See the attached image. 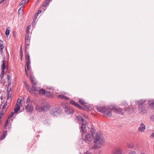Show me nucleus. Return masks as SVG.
Returning a JSON list of instances; mask_svg holds the SVG:
<instances>
[{"label": "nucleus", "mask_w": 154, "mask_h": 154, "mask_svg": "<svg viewBox=\"0 0 154 154\" xmlns=\"http://www.w3.org/2000/svg\"><path fill=\"white\" fill-rule=\"evenodd\" d=\"M97 109L99 112L103 113L104 116L109 117L111 116L112 115L111 112L112 110H114L116 112L119 114L123 115L122 112V109L121 108L117 109L112 106H109L108 107L103 106H97Z\"/></svg>", "instance_id": "f257e3e1"}, {"label": "nucleus", "mask_w": 154, "mask_h": 154, "mask_svg": "<svg viewBox=\"0 0 154 154\" xmlns=\"http://www.w3.org/2000/svg\"><path fill=\"white\" fill-rule=\"evenodd\" d=\"M91 131L92 136L95 140L94 142L95 144L93 148L94 149L100 148V146L103 143V140L102 138V134L100 132H98L95 134V130L94 128H91Z\"/></svg>", "instance_id": "f03ea898"}, {"label": "nucleus", "mask_w": 154, "mask_h": 154, "mask_svg": "<svg viewBox=\"0 0 154 154\" xmlns=\"http://www.w3.org/2000/svg\"><path fill=\"white\" fill-rule=\"evenodd\" d=\"M122 110L128 114H130L131 112L134 111V109L131 105H128L126 102H124L122 103Z\"/></svg>", "instance_id": "7ed1b4c3"}, {"label": "nucleus", "mask_w": 154, "mask_h": 154, "mask_svg": "<svg viewBox=\"0 0 154 154\" xmlns=\"http://www.w3.org/2000/svg\"><path fill=\"white\" fill-rule=\"evenodd\" d=\"M82 123V126L81 127L80 132L83 133H85L86 132V125L85 124L86 121H85L84 118L82 117H79L78 119Z\"/></svg>", "instance_id": "20e7f679"}, {"label": "nucleus", "mask_w": 154, "mask_h": 154, "mask_svg": "<svg viewBox=\"0 0 154 154\" xmlns=\"http://www.w3.org/2000/svg\"><path fill=\"white\" fill-rule=\"evenodd\" d=\"M61 112L60 109L58 107H55L52 108L50 111L51 114L53 116H57L59 115Z\"/></svg>", "instance_id": "39448f33"}, {"label": "nucleus", "mask_w": 154, "mask_h": 154, "mask_svg": "<svg viewBox=\"0 0 154 154\" xmlns=\"http://www.w3.org/2000/svg\"><path fill=\"white\" fill-rule=\"evenodd\" d=\"M63 108L64 109V111L66 113L68 114H73L74 112L73 110L69 106H63Z\"/></svg>", "instance_id": "423d86ee"}, {"label": "nucleus", "mask_w": 154, "mask_h": 154, "mask_svg": "<svg viewBox=\"0 0 154 154\" xmlns=\"http://www.w3.org/2000/svg\"><path fill=\"white\" fill-rule=\"evenodd\" d=\"M45 106L44 105H37L36 106L35 109L37 111L42 112L45 110Z\"/></svg>", "instance_id": "0eeeda50"}, {"label": "nucleus", "mask_w": 154, "mask_h": 154, "mask_svg": "<svg viewBox=\"0 0 154 154\" xmlns=\"http://www.w3.org/2000/svg\"><path fill=\"white\" fill-rule=\"evenodd\" d=\"M69 103L70 104H72L73 105L75 106V107L78 108L79 109H84V108H82V107L80 105H79L78 103L76 102L74 100H70Z\"/></svg>", "instance_id": "6e6552de"}, {"label": "nucleus", "mask_w": 154, "mask_h": 154, "mask_svg": "<svg viewBox=\"0 0 154 154\" xmlns=\"http://www.w3.org/2000/svg\"><path fill=\"white\" fill-rule=\"evenodd\" d=\"M33 107L32 105L28 104L25 107V110L27 112H31L33 111Z\"/></svg>", "instance_id": "1a4fd4ad"}, {"label": "nucleus", "mask_w": 154, "mask_h": 154, "mask_svg": "<svg viewBox=\"0 0 154 154\" xmlns=\"http://www.w3.org/2000/svg\"><path fill=\"white\" fill-rule=\"evenodd\" d=\"M146 102V100L145 99H141L137 101L136 102V104L138 105L139 106H145L143 104Z\"/></svg>", "instance_id": "9d476101"}, {"label": "nucleus", "mask_w": 154, "mask_h": 154, "mask_svg": "<svg viewBox=\"0 0 154 154\" xmlns=\"http://www.w3.org/2000/svg\"><path fill=\"white\" fill-rule=\"evenodd\" d=\"M91 140L92 138L91 134L89 133H87L86 134L84 140L86 142L89 141L90 142L91 141Z\"/></svg>", "instance_id": "9b49d317"}, {"label": "nucleus", "mask_w": 154, "mask_h": 154, "mask_svg": "<svg viewBox=\"0 0 154 154\" xmlns=\"http://www.w3.org/2000/svg\"><path fill=\"white\" fill-rule=\"evenodd\" d=\"M145 129V125L143 123H142L140 124V126L138 128V131L140 132H143Z\"/></svg>", "instance_id": "f8f14e48"}, {"label": "nucleus", "mask_w": 154, "mask_h": 154, "mask_svg": "<svg viewBox=\"0 0 154 154\" xmlns=\"http://www.w3.org/2000/svg\"><path fill=\"white\" fill-rule=\"evenodd\" d=\"M139 112L140 113H144L146 112V107L145 106H138V107Z\"/></svg>", "instance_id": "ddd939ff"}, {"label": "nucleus", "mask_w": 154, "mask_h": 154, "mask_svg": "<svg viewBox=\"0 0 154 154\" xmlns=\"http://www.w3.org/2000/svg\"><path fill=\"white\" fill-rule=\"evenodd\" d=\"M7 134V132L6 131H3V134L0 137V140H2L4 139L6 136Z\"/></svg>", "instance_id": "4468645a"}, {"label": "nucleus", "mask_w": 154, "mask_h": 154, "mask_svg": "<svg viewBox=\"0 0 154 154\" xmlns=\"http://www.w3.org/2000/svg\"><path fill=\"white\" fill-rule=\"evenodd\" d=\"M30 79L32 85L36 84V79L34 76L32 75H31L30 76Z\"/></svg>", "instance_id": "2eb2a0df"}, {"label": "nucleus", "mask_w": 154, "mask_h": 154, "mask_svg": "<svg viewBox=\"0 0 154 154\" xmlns=\"http://www.w3.org/2000/svg\"><path fill=\"white\" fill-rule=\"evenodd\" d=\"M148 104L151 109H154V102L152 101H149Z\"/></svg>", "instance_id": "dca6fc26"}, {"label": "nucleus", "mask_w": 154, "mask_h": 154, "mask_svg": "<svg viewBox=\"0 0 154 154\" xmlns=\"http://www.w3.org/2000/svg\"><path fill=\"white\" fill-rule=\"evenodd\" d=\"M122 150L120 149H117L113 152L114 154H122Z\"/></svg>", "instance_id": "f3484780"}, {"label": "nucleus", "mask_w": 154, "mask_h": 154, "mask_svg": "<svg viewBox=\"0 0 154 154\" xmlns=\"http://www.w3.org/2000/svg\"><path fill=\"white\" fill-rule=\"evenodd\" d=\"M46 93V91L43 88L40 89L39 91V94L40 95H45Z\"/></svg>", "instance_id": "a211bd4d"}, {"label": "nucleus", "mask_w": 154, "mask_h": 154, "mask_svg": "<svg viewBox=\"0 0 154 154\" xmlns=\"http://www.w3.org/2000/svg\"><path fill=\"white\" fill-rule=\"evenodd\" d=\"M20 109V106L17 105V104H16L15 106V108L14 109V112L15 113L17 112Z\"/></svg>", "instance_id": "6ab92c4d"}, {"label": "nucleus", "mask_w": 154, "mask_h": 154, "mask_svg": "<svg viewBox=\"0 0 154 154\" xmlns=\"http://www.w3.org/2000/svg\"><path fill=\"white\" fill-rule=\"evenodd\" d=\"M58 97L60 99H65L66 100H68L69 99V98L63 95H59Z\"/></svg>", "instance_id": "aec40b11"}, {"label": "nucleus", "mask_w": 154, "mask_h": 154, "mask_svg": "<svg viewBox=\"0 0 154 154\" xmlns=\"http://www.w3.org/2000/svg\"><path fill=\"white\" fill-rule=\"evenodd\" d=\"M35 85V84L32 85V87L33 88V90H32V91H33V93L34 92H37V91H38V88L37 87H36V86Z\"/></svg>", "instance_id": "412c9836"}, {"label": "nucleus", "mask_w": 154, "mask_h": 154, "mask_svg": "<svg viewBox=\"0 0 154 154\" xmlns=\"http://www.w3.org/2000/svg\"><path fill=\"white\" fill-rule=\"evenodd\" d=\"M25 43L26 44V48H25V51L26 52L27 51V46L28 45H29L28 44L29 42V39L28 38H27L26 37V38H25Z\"/></svg>", "instance_id": "4be33fe9"}, {"label": "nucleus", "mask_w": 154, "mask_h": 154, "mask_svg": "<svg viewBox=\"0 0 154 154\" xmlns=\"http://www.w3.org/2000/svg\"><path fill=\"white\" fill-rule=\"evenodd\" d=\"M6 68L5 61L4 60L2 61V70H5Z\"/></svg>", "instance_id": "5701e85b"}, {"label": "nucleus", "mask_w": 154, "mask_h": 154, "mask_svg": "<svg viewBox=\"0 0 154 154\" xmlns=\"http://www.w3.org/2000/svg\"><path fill=\"white\" fill-rule=\"evenodd\" d=\"M45 96H47L48 97H52V94L49 92H46V93L45 94Z\"/></svg>", "instance_id": "b1692460"}, {"label": "nucleus", "mask_w": 154, "mask_h": 154, "mask_svg": "<svg viewBox=\"0 0 154 154\" xmlns=\"http://www.w3.org/2000/svg\"><path fill=\"white\" fill-rule=\"evenodd\" d=\"M50 2V0H46L44 2L43 6L44 7H45L47 5H48Z\"/></svg>", "instance_id": "393cba45"}, {"label": "nucleus", "mask_w": 154, "mask_h": 154, "mask_svg": "<svg viewBox=\"0 0 154 154\" xmlns=\"http://www.w3.org/2000/svg\"><path fill=\"white\" fill-rule=\"evenodd\" d=\"M45 106V109L48 110H49L51 108V106L48 103H46L45 105H44Z\"/></svg>", "instance_id": "a878e982"}, {"label": "nucleus", "mask_w": 154, "mask_h": 154, "mask_svg": "<svg viewBox=\"0 0 154 154\" xmlns=\"http://www.w3.org/2000/svg\"><path fill=\"white\" fill-rule=\"evenodd\" d=\"M84 106V108H85L86 109L90 111L91 110V108L88 105H86L85 106V105H84L83 106ZM83 110L84 109H82Z\"/></svg>", "instance_id": "bb28decb"}, {"label": "nucleus", "mask_w": 154, "mask_h": 154, "mask_svg": "<svg viewBox=\"0 0 154 154\" xmlns=\"http://www.w3.org/2000/svg\"><path fill=\"white\" fill-rule=\"evenodd\" d=\"M7 79L8 80V86H10L11 85V81L10 80V79L11 78V76L10 75H7Z\"/></svg>", "instance_id": "cd10ccee"}, {"label": "nucleus", "mask_w": 154, "mask_h": 154, "mask_svg": "<svg viewBox=\"0 0 154 154\" xmlns=\"http://www.w3.org/2000/svg\"><path fill=\"white\" fill-rule=\"evenodd\" d=\"M26 88L27 89V90L29 91L31 93H32V94L33 93V91L31 89L29 85H28L26 87Z\"/></svg>", "instance_id": "c85d7f7f"}, {"label": "nucleus", "mask_w": 154, "mask_h": 154, "mask_svg": "<svg viewBox=\"0 0 154 154\" xmlns=\"http://www.w3.org/2000/svg\"><path fill=\"white\" fill-rule=\"evenodd\" d=\"M79 102L82 105H84V104H85L84 100L82 99H79Z\"/></svg>", "instance_id": "c756f323"}, {"label": "nucleus", "mask_w": 154, "mask_h": 154, "mask_svg": "<svg viewBox=\"0 0 154 154\" xmlns=\"http://www.w3.org/2000/svg\"><path fill=\"white\" fill-rule=\"evenodd\" d=\"M5 74V70H2V72H1L0 75V77L2 79L4 76Z\"/></svg>", "instance_id": "7c9ffc66"}, {"label": "nucleus", "mask_w": 154, "mask_h": 154, "mask_svg": "<svg viewBox=\"0 0 154 154\" xmlns=\"http://www.w3.org/2000/svg\"><path fill=\"white\" fill-rule=\"evenodd\" d=\"M128 147L130 148H132L134 147V145L133 143L127 144Z\"/></svg>", "instance_id": "2f4dec72"}, {"label": "nucleus", "mask_w": 154, "mask_h": 154, "mask_svg": "<svg viewBox=\"0 0 154 154\" xmlns=\"http://www.w3.org/2000/svg\"><path fill=\"white\" fill-rule=\"evenodd\" d=\"M25 58L26 60H30L29 55L28 53H26V54Z\"/></svg>", "instance_id": "473e14b6"}, {"label": "nucleus", "mask_w": 154, "mask_h": 154, "mask_svg": "<svg viewBox=\"0 0 154 154\" xmlns=\"http://www.w3.org/2000/svg\"><path fill=\"white\" fill-rule=\"evenodd\" d=\"M42 12V10H39L35 14V17H37L38 16V15Z\"/></svg>", "instance_id": "72a5a7b5"}, {"label": "nucleus", "mask_w": 154, "mask_h": 154, "mask_svg": "<svg viewBox=\"0 0 154 154\" xmlns=\"http://www.w3.org/2000/svg\"><path fill=\"white\" fill-rule=\"evenodd\" d=\"M26 2V1L25 0H22L21 1V2L19 3V5L20 6L23 4H25Z\"/></svg>", "instance_id": "f704fd0d"}, {"label": "nucleus", "mask_w": 154, "mask_h": 154, "mask_svg": "<svg viewBox=\"0 0 154 154\" xmlns=\"http://www.w3.org/2000/svg\"><path fill=\"white\" fill-rule=\"evenodd\" d=\"M31 102V99L29 97H28L26 100V103H29Z\"/></svg>", "instance_id": "c9c22d12"}, {"label": "nucleus", "mask_w": 154, "mask_h": 154, "mask_svg": "<svg viewBox=\"0 0 154 154\" xmlns=\"http://www.w3.org/2000/svg\"><path fill=\"white\" fill-rule=\"evenodd\" d=\"M14 114V112L13 111L12 112L10 115L8 116V119L11 118V117H13Z\"/></svg>", "instance_id": "e433bc0d"}, {"label": "nucleus", "mask_w": 154, "mask_h": 154, "mask_svg": "<svg viewBox=\"0 0 154 154\" xmlns=\"http://www.w3.org/2000/svg\"><path fill=\"white\" fill-rule=\"evenodd\" d=\"M7 105V101H6L4 104V105L2 107L3 110V111L6 108V107Z\"/></svg>", "instance_id": "4c0bfd02"}, {"label": "nucleus", "mask_w": 154, "mask_h": 154, "mask_svg": "<svg viewBox=\"0 0 154 154\" xmlns=\"http://www.w3.org/2000/svg\"><path fill=\"white\" fill-rule=\"evenodd\" d=\"M21 100L20 99H19L17 100L16 104H17V105H19L18 104H20L21 103Z\"/></svg>", "instance_id": "58836bf2"}, {"label": "nucleus", "mask_w": 154, "mask_h": 154, "mask_svg": "<svg viewBox=\"0 0 154 154\" xmlns=\"http://www.w3.org/2000/svg\"><path fill=\"white\" fill-rule=\"evenodd\" d=\"M23 7H24L23 6H22L19 9V10H18V13H19V14L21 12V13H22V12H23V10H22V8H23Z\"/></svg>", "instance_id": "ea45409f"}, {"label": "nucleus", "mask_w": 154, "mask_h": 154, "mask_svg": "<svg viewBox=\"0 0 154 154\" xmlns=\"http://www.w3.org/2000/svg\"><path fill=\"white\" fill-rule=\"evenodd\" d=\"M10 30L8 29H7L5 31V34L7 35H8L10 33Z\"/></svg>", "instance_id": "a19ab883"}, {"label": "nucleus", "mask_w": 154, "mask_h": 154, "mask_svg": "<svg viewBox=\"0 0 154 154\" xmlns=\"http://www.w3.org/2000/svg\"><path fill=\"white\" fill-rule=\"evenodd\" d=\"M23 51L22 50V47H21L20 50V55L21 58H22L23 55Z\"/></svg>", "instance_id": "79ce46f5"}, {"label": "nucleus", "mask_w": 154, "mask_h": 154, "mask_svg": "<svg viewBox=\"0 0 154 154\" xmlns=\"http://www.w3.org/2000/svg\"><path fill=\"white\" fill-rule=\"evenodd\" d=\"M30 25L28 26H27V30H26V31L27 33H28V32L29 31V29L30 28Z\"/></svg>", "instance_id": "37998d69"}, {"label": "nucleus", "mask_w": 154, "mask_h": 154, "mask_svg": "<svg viewBox=\"0 0 154 154\" xmlns=\"http://www.w3.org/2000/svg\"><path fill=\"white\" fill-rule=\"evenodd\" d=\"M8 123V119L6 122V123L5 125H4V127L5 128H6L7 126V124Z\"/></svg>", "instance_id": "c03bdc74"}, {"label": "nucleus", "mask_w": 154, "mask_h": 154, "mask_svg": "<svg viewBox=\"0 0 154 154\" xmlns=\"http://www.w3.org/2000/svg\"><path fill=\"white\" fill-rule=\"evenodd\" d=\"M26 66H29V65L30 64V60H27Z\"/></svg>", "instance_id": "a18cd8bd"}, {"label": "nucleus", "mask_w": 154, "mask_h": 154, "mask_svg": "<svg viewBox=\"0 0 154 154\" xmlns=\"http://www.w3.org/2000/svg\"><path fill=\"white\" fill-rule=\"evenodd\" d=\"M150 120L151 121L154 122V115L152 116L151 117Z\"/></svg>", "instance_id": "49530a36"}, {"label": "nucleus", "mask_w": 154, "mask_h": 154, "mask_svg": "<svg viewBox=\"0 0 154 154\" xmlns=\"http://www.w3.org/2000/svg\"><path fill=\"white\" fill-rule=\"evenodd\" d=\"M128 154H136V153L135 151H132L130 152Z\"/></svg>", "instance_id": "de8ad7c7"}, {"label": "nucleus", "mask_w": 154, "mask_h": 154, "mask_svg": "<svg viewBox=\"0 0 154 154\" xmlns=\"http://www.w3.org/2000/svg\"><path fill=\"white\" fill-rule=\"evenodd\" d=\"M4 48V46L3 44L0 45V48L1 49H3Z\"/></svg>", "instance_id": "09e8293b"}, {"label": "nucleus", "mask_w": 154, "mask_h": 154, "mask_svg": "<svg viewBox=\"0 0 154 154\" xmlns=\"http://www.w3.org/2000/svg\"><path fill=\"white\" fill-rule=\"evenodd\" d=\"M23 84L24 85H25V86H26V87L27 86H28L29 85L26 82V81H24L23 82Z\"/></svg>", "instance_id": "8fccbe9b"}, {"label": "nucleus", "mask_w": 154, "mask_h": 154, "mask_svg": "<svg viewBox=\"0 0 154 154\" xmlns=\"http://www.w3.org/2000/svg\"><path fill=\"white\" fill-rule=\"evenodd\" d=\"M150 137L151 138L152 137H154V132L153 133L150 135Z\"/></svg>", "instance_id": "3c124183"}, {"label": "nucleus", "mask_w": 154, "mask_h": 154, "mask_svg": "<svg viewBox=\"0 0 154 154\" xmlns=\"http://www.w3.org/2000/svg\"><path fill=\"white\" fill-rule=\"evenodd\" d=\"M84 154H91V153L89 151H87Z\"/></svg>", "instance_id": "603ef678"}, {"label": "nucleus", "mask_w": 154, "mask_h": 154, "mask_svg": "<svg viewBox=\"0 0 154 154\" xmlns=\"http://www.w3.org/2000/svg\"><path fill=\"white\" fill-rule=\"evenodd\" d=\"M3 42L2 40H0V45L3 44Z\"/></svg>", "instance_id": "864d4df0"}, {"label": "nucleus", "mask_w": 154, "mask_h": 154, "mask_svg": "<svg viewBox=\"0 0 154 154\" xmlns=\"http://www.w3.org/2000/svg\"><path fill=\"white\" fill-rule=\"evenodd\" d=\"M29 35L28 33H27V34L26 35L25 38H26V37H27V38H29Z\"/></svg>", "instance_id": "5fc2aeb1"}, {"label": "nucleus", "mask_w": 154, "mask_h": 154, "mask_svg": "<svg viewBox=\"0 0 154 154\" xmlns=\"http://www.w3.org/2000/svg\"><path fill=\"white\" fill-rule=\"evenodd\" d=\"M27 66V70H29V66Z\"/></svg>", "instance_id": "6e6d98bb"}, {"label": "nucleus", "mask_w": 154, "mask_h": 154, "mask_svg": "<svg viewBox=\"0 0 154 154\" xmlns=\"http://www.w3.org/2000/svg\"><path fill=\"white\" fill-rule=\"evenodd\" d=\"M35 20H33L32 23V26L34 25Z\"/></svg>", "instance_id": "4d7b16f0"}, {"label": "nucleus", "mask_w": 154, "mask_h": 154, "mask_svg": "<svg viewBox=\"0 0 154 154\" xmlns=\"http://www.w3.org/2000/svg\"><path fill=\"white\" fill-rule=\"evenodd\" d=\"M3 49H2V50L1 49L0 52H1V54H2L3 53Z\"/></svg>", "instance_id": "13d9d810"}, {"label": "nucleus", "mask_w": 154, "mask_h": 154, "mask_svg": "<svg viewBox=\"0 0 154 154\" xmlns=\"http://www.w3.org/2000/svg\"><path fill=\"white\" fill-rule=\"evenodd\" d=\"M25 72L26 73H27V71L26 69V67H25Z\"/></svg>", "instance_id": "bf43d9fd"}, {"label": "nucleus", "mask_w": 154, "mask_h": 154, "mask_svg": "<svg viewBox=\"0 0 154 154\" xmlns=\"http://www.w3.org/2000/svg\"><path fill=\"white\" fill-rule=\"evenodd\" d=\"M6 0H2V1L3 2V3H4V2L5 1H6Z\"/></svg>", "instance_id": "052dcab7"}, {"label": "nucleus", "mask_w": 154, "mask_h": 154, "mask_svg": "<svg viewBox=\"0 0 154 154\" xmlns=\"http://www.w3.org/2000/svg\"><path fill=\"white\" fill-rule=\"evenodd\" d=\"M0 99H1L2 100L3 98H2V96L1 97H0Z\"/></svg>", "instance_id": "680f3d73"}, {"label": "nucleus", "mask_w": 154, "mask_h": 154, "mask_svg": "<svg viewBox=\"0 0 154 154\" xmlns=\"http://www.w3.org/2000/svg\"><path fill=\"white\" fill-rule=\"evenodd\" d=\"M3 3V2H2V1H1L0 2V4H1V3Z\"/></svg>", "instance_id": "e2e57ef3"}, {"label": "nucleus", "mask_w": 154, "mask_h": 154, "mask_svg": "<svg viewBox=\"0 0 154 154\" xmlns=\"http://www.w3.org/2000/svg\"><path fill=\"white\" fill-rule=\"evenodd\" d=\"M9 99V96H8V99H7V100H8Z\"/></svg>", "instance_id": "0e129e2a"}, {"label": "nucleus", "mask_w": 154, "mask_h": 154, "mask_svg": "<svg viewBox=\"0 0 154 154\" xmlns=\"http://www.w3.org/2000/svg\"><path fill=\"white\" fill-rule=\"evenodd\" d=\"M25 1H26V2L27 1V2H28V0H26Z\"/></svg>", "instance_id": "69168bd1"}, {"label": "nucleus", "mask_w": 154, "mask_h": 154, "mask_svg": "<svg viewBox=\"0 0 154 154\" xmlns=\"http://www.w3.org/2000/svg\"><path fill=\"white\" fill-rule=\"evenodd\" d=\"M52 87H51V88H50V89H52Z\"/></svg>", "instance_id": "338daca9"}, {"label": "nucleus", "mask_w": 154, "mask_h": 154, "mask_svg": "<svg viewBox=\"0 0 154 154\" xmlns=\"http://www.w3.org/2000/svg\"><path fill=\"white\" fill-rule=\"evenodd\" d=\"M22 58H21V60H22Z\"/></svg>", "instance_id": "774afa93"}]
</instances>
